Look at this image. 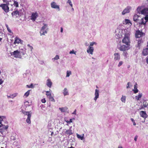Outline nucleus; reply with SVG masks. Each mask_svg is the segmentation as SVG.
<instances>
[{
  "instance_id": "f257e3e1",
  "label": "nucleus",
  "mask_w": 148,
  "mask_h": 148,
  "mask_svg": "<svg viewBox=\"0 0 148 148\" xmlns=\"http://www.w3.org/2000/svg\"><path fill=\"white\" fill-rule=\"evenodd\" d=\"M130 34L129 33H126L125 34L122 40L123 43L125 44L126 45H130Z\"/></svg>"
},
{
  "instance_id": "f03ea898",
  "label": "nucleus",
  "mask_w": 148,
  "mask_h": 148,
  "mask_svg": "<svg viewBox=\"0 0 148 148\" xmlns=\"http://www.w3.org/2000/svg\"><path fill=\"white\" fill-rule=\"evenodd\" d=\"M9 4L8 2L7 4H1L0 5V7H1L5 12L7 13L9 11V8L8 6Z\"/></svg>"
},
{
  "instance_id": "7ed1b4c3",
  "label": "nucleus",
  "mask_w": 148,
  "mask_h": 148,
  "mask_svg": "<svg viewBox=\"0 0 148 148\" xmlns=\"http://www.w3.org/2000/svg\"><path fill=\"white\" fill-rule=\"evenodd\" d=\"M130 45H121L119 48V50L121 51H125L128 50L129 49Z\"/></svg>"
},
{
  "instance_id": "20e7f679",
  "label": "nucleus",
  "mask_w": 148,
  "mask_h": 148,
  "mask_svg": "<svg viewBox=\"0 0 148 148\" xmlns=\"http://www.w3.org/2000/svg\"><path fill=\"white\" fill-rule=\"evenodd\" d=\"M46 95L49 97V100L51 101L55 102V100L51 95V93L49 91H46Z\"/></svg>"
},
{
  "instance_id": "39448f33",
  "label": "nucleus",
  "mask_w": 148,
  "mask_h": 148,
  "mask_svg": "<svg viewBox=\"0 0 148 148\" xmlns=\"http://www.w3.org/2000/svg\"><path fill=\"white\" fill-rule=\"evenodd\" d=\"M13 54L14 55L15 58H21L22 55L20 54L19 51L18 50L14 51L13 52Z\"/></svg>"
},
{
  "instance_id": "423d86ee",
  "label": "nucleus",
  "mask_w": 148,
  "mask_h": 148,
  "mask_svg": "<svg viewBox=\"0 0 148 148\" xmlns=\"http://www.w3.org/2000/svg\"><path fill=\"white\" fill-rule=\"evenodd\" d=\"M144 34L142 32L138 30L136 31L135 33V36L136 38H139L141 37Z\"/></svg>"
},
{
  "instance_id": "0eeeda50",
  "label": "nucleus",
  "mask_w": 148,
  "mask_h": 148,
  "mask_svg": "<svg viewBox=\"0 0 148 148\" xmlns=\"http://www.w3.org/2000/svg\"><path fill=\"white\" fill-rule=\"evenodd\" d=\"M38 16V14L36 12H33L32 13L31 19L33 21H35Z\"/></svg>"
},
{
  "instance_id": "6e6552de",
  "label": "nucleus",
  "mask_w": 148,
  "mask_h": 148,
  "mask_svg": "<svg viewBox=\"0 0 148 148\" xmlns=\"http://www.w3.org/2000/svg\"><path fill=\"white\" fill-rule=\"evenodd\" d=\"M142 54L144 56H146L148 55V46L143 49L142 52Z\"/></svg>"
},
{
  "instance_id": "1a4fd4ad",
  "label": "nucleus",
  "mask_w": 148,
  "mask_h": 148,
  "mask_svg": "<svg viewBox=\"0 0 148 148\" xmlns=\"http://www.w3.org/2000/svg\"><path fill=\"white\" fill-rule=\"evenodd\" d=\"M51 7L53 8L57 9L60 10L59 6L56 5L54 1H53L51 3Z\"/></svg>"
},
{
  "instance_id": "9d476101",
  "label": "nucleus",
  "mask_w": 148,
  "mask_h": 148,
  "mask_svg": "<svg viewBox=\"0 0 148 148\" xmlns=\"http://www.w3.org/2000/svg\"><path fill=\"white\" fill-rule=\"evenodd\" d=\"M114 55V59L115 60H119L120 59V56L119 53H115Z\"/></svg>"
},
{
  "instance_id": "9b49d317",
  "label": "nucleus",
  "mask_w": 148,
  "mask_h": 148,
  "mask_svg": "<svg viewBox=\"0 0 148 148\" xmlns=\"http://www.w3.org/2000/svg\"><path fill=\"white\" fill-rule=\"evenodd\" d=\"M131 8V7H127L122 12V14L123 15H124L126 13H129L130 11V10Z\"/></svg>"
},
{
  "instance_id": "f8f14e48",
  "label": "nucleus",
  "mask_w": 148,
  "mask_h": 148,
  "mask_svg": "<svg viewBox=\"0 0 148 148\" xmlns=\"http://www.w3.org/2000/svg\"><path fill=\"white\" fill-rule=\"evenodd\" d=\"M94 51V48L93 47L89 46L87 50V52L88 53H89L91 55L93 54Z\"/></svg>"
},
{
  "instance_id": "ddd939ff",
  "label": "nucleus",
  "mask_w": 148,
  "mask_h": 148,
  "mask_svg": "<svg viewBox=\"0 0 148 148\" xmlns=\"http://www.w3.org/2000/svg\"><path fill=\"white\" fill-rule=\"evenodd\" d=\"M140 116L142 117L145 119L147 117V115L145 111H141L140 112Z\"/></svg>"
},
{
  "instance_id": "4468645a",
  "label": "nucleus",
  "mask_w": 148,
  "mask_h": 148,
  "mask_svg": "<svg viewBox=\"0 0 148 148\" xmlns=\"http://www.w3.org/2000/svg\"><path fill=\"white\" fill-rule=\"evenodd\" d=\"M23 42V41L19 38L18 37H16L15 38V40L14 42V44H16V43H21L22 44V43Z\"/></svg>"
},
{
  "instance_id": "2eb2a0df",
  "label": "nucleus",
  "mask_w": 148,
  "mask_h": 148,
  "mask_svg": "<svg viewBox=\"0 0 148 148\" xmlns=\"http://www.w3.org/2000/svg\"><path fill=\"white\" fill-rule=\"evenodd\" d=\"M26 50V49L25 48H23V49H21L19 51L20 54L22 55V56L25 54L27 55Z\"/></svg>"
},
{
  "instance_id": "dca6fc26",
  "label": "nucleus",
  "mask_w": 148,
  "mask_h": 148,
  "mask_svg": "<svg viewBox=\"0 0 148 148\" xmlns=\"http://www.w3.org/2000/svg\"><path fill=\"white\" fill-rule=\"evenodd\" d=\"M142 14H148V8H145L140 11Z\"/></svg>"
},
{
  "instance_id": "f3484780",
  "label": "nucleus",
  "mask_w": 148,
  "mask_h": 148,
  "mask_svg": "<svg viewBox=\"0 0 148 148\" xmlns=\"http://www.w3.org/2000/svg\"><path fill=\"white\" fill-rule=\"evenodd\" d=\"M47 85L49 88H51L52 84V82L50 79H48L47 81Z\"/></svg>"
},
{
  "instance_id": "a211bd4d",
  "label": "nucleus",
  "mask_w": 148,
  "mask_h": 148,
  "mask_svg": "<svg viewBox=\"0 0 148 148\" xmlns=\"http://www.w3.org/2000/svg\"><path fill=\"white\" fill-rule=\"evenodd\" d=\"M95 97L94 99L96 101L97 99L99 97V90L97 89H96L95 90Z\"/></svg>"
},
{
  "instance_id": "6ab92c4d",
  "label": "nucleus",
  "mask_w": 148,
  "mask_h": 148,
  "mask_svg": "<svg viewBox=\"0 0 148 148\" xmlns=\"http://www.w3.org/2000/svg\"><path fill=\"white\" fill-rule=\"evenodd\" d=\"M12 16H15L17 17V15L19 16V12L18 10L15 11L12 13Z\"/></svg>"
},
{
  "instance_id": "aec40b11",
  "label": "nucleus",
  "mask_w": 148,
  "mask_h": 148,
  "mask_svg": "<svg viewBox=\"0 0 148 148\" xmlns=\"http://www.w3.org/2000/svg\"><path fill=\"white\" fill-rule=\"evenodd\" d=\"M137 84H136L135 85H134V88L133 89V91L134 92V93L136 94L138 92V90L137 89Z\"/></svg>"
},
{
  "instance_id": "412c9836",
  "label": "nucleus",
  "mask_w": 148,
  "mask_h": 148,
  "mask_svg": "<svg viewBox=\"0 0 148 148\" xmlns=\"http://www.w3.org/2000/svg\"><path fill=\"white\" fill-rule=\"evenodd\" d=\"M17 95V93H14L10 95H7V97L8 98H12V99H13L14 97H16Z\"/></svg>"
},
{
  "instance_id": "4be33fe9",
  "label": "nucleus",
  "mask_w": 148,
  "mask_h": 148,
  "mask_svg": "<svg viewBox=\"0 0 148 148\" xmlns=\"http://www.w3.org/2000/svg\"><path fill=\"white\" fill-rule=\"evenodd\" d=\"M31 116L30 115H28L27 116V118L26 120V122L28 123L29 124H30L31 123L30 119Z\"/></svg>"
},
{
  "instance_id": "5701e85b",
  "label": "nucleus",
  "mask_w": 148,
  "mask_h": 148,
  "mask_svg": "<svg viewBox=\"0 0 148 148\" xmlns=\"http://www.w3.org/2000/svg\"><path fill=\"white\" fill-rule=\"evenodd\" d=\"M59 109L62 112H65L67 110L68 108L67 107L60 108Z\"/></svg>"
},
{
  "instance_id": "b1692460",
  "label": "nucleus",
  "mask_w": 148,
  "mask_h": 148,
  "mask_svg": "<svg viewBox=\"0 0 148 148\" xmlns=\"http://www.w3.org/2000/svg\"><path fill=\"white\" fill-rule=\"evenodd\" d=\"M142 95L141 93H139L138 96H136L135 99L137 100H139L142 97Z\"/></svg>"
},
{
  "instance_id": "393cba45",
  "label": "nucleus",
  "mask_w": 148,
  "mask_h": 148,
  "mask_svg": "<svg viewBox=\"0 0 148 148\" xmlns=\"http://www.w3.org/2000/svg\"><path fill=\"white\" fill-rule=\"evenodd\" d=\"M66 134L68 135H71L73 134V133L71 130H68L66 131L65 132Z\"/></svg>"
},
{
  "instance_id": "a878e982",
  "label": "nucleus",
  "mask_w": 148,
  "mask_h": 148,
  "mask_svg": "<svg viewBox=\"0 0 148 148\" xmlns=\"http://www.w3.org/2000/svg\"><path fill=\"white\" fill-rule=\"evenodd\" d=\"M139 17L138 15L137 14H135L134 15L133 17L134 21L135 22H137L138 20V18Z\"/></svg>"
},
{
  "instance_id": "bb28decb",
  "label": "nucleus",
  "mask_w": 148,
  "mask_h": 148,
  "mask_svg": "<svg viewBox=\"0 0 148 148\" xmlns=\"http://www.w3.org/2000/svg\"><path fill=\"white\" fill-rule=\"evenodd\" d=\"M63 93L64 96L68 95L69 94L67 89L66 88H65L64 90Z\"/></svg>"
},
{
  "instance_id": "cd10ccee",
  "label": "nucleus",
  "mask_w": 148,
  "mask_h": 148,
  "mask_svg": "<svg viewBox=\"0 0 148 148\" xmlns=\"http://www.w3.org/2000/svg\"><path fill=\"white\" fill-rule=\"evenodd\" d=\"M42 31V29H41L40 33V35L41 36L42 35H44L45 34L47 33V32L45 29H43L42 30V32H41Z\"/></svg>"
},
{
  "instance_id": "c85d7f7f",
  "label": "nucleus",
  "mask_w": 148,
  "mask_h": 148,
  "mask_svg": "<svg viewBox=\"0 0 148 148\" xmlns=\"http://www.w3.org/2000/svg\"><path fill=\"white\" fill-rule=\"evenodd\" d=\"M3 126V127L2 128V129H3L4 130H6L8 129V125H6V126H5V125H3V124H1L0 125V127H1L2 126Z\"/></svg>"
},
{
  "instance_id": "c756f323",
  "label": "nucleus",
  "mask_w": 148,
  "mask_h": 148,
  "mask_svg": "<svg viewBox=\"0 0 148 148\" xmlns=\"http://www.w3.org/2000/svg\"><path fill=\"white\" fill-rule=\"evenodd\" d=\"M126 97L125 96L122 95L121 99V101L124 103H125V101Z\"/></svg>"
},
{
  "instance_id": "7c9ffc66",
  "label": "nucleus",
  "mask_w": 148,
  "mask_h": 148,
  "mask_svg": "<svg viewBox=\"0 0 148 148\" xmlns=\"http://www.w3.org/2000/svg\"><path fill=\"white\" fill-rule=\"evenodd\" d=\"M30 90H29L26 92L24 94V96H25L26 97H28L29 94Z\"/></svg>"
},
{
  "instance_id": "2f4dec72",
  "label": "nucleus",
  "mask_w": 148,
  "mask_h": 148,
  "mask_svg": "<svg viewBox=\"0 0 148 148\" xmlns=\"http://www.w3.org/2000/svg\"><path fill=\"white\" fill-rule=\"evenodd\" d=\"M13 5L16 8L18 7V3L17 1H14V2Z\"/></svg>"
},
{
  "instance_id": "473e14b6",
  "label": "nucleus",
  "mask_w": 148,
  "mask_h": 148,
  "mask_svg": "<svg viewBox=\"0 0 148 148\" xmlns=\"http://www.w3.org/2000/svg\"><path fill=\"white\" fill-rule=\"evenodd\" d=\"M71 74V71H67L66 72V77H69L70 75Z\"/></svg>"
},
{
  "instance_id": "72a5a7b5",
  "label": "nucleus",
  "mask_w": 148,
  "mask_h": 148,
  "mask_svg": "<svg viewBox=\"0 0 148 148\" xmlns=\"http://www.w3.org/2000/svg\"><path fill=\"white\" fill-rule=\"evenodd\" d=\"M23 113L25 115H27V116H28V115H30L31 116V114L30 113V112H23Z\"/></svg>"
},
{
  "instance_id": "f704fd0d",
  "label": "nucleus",
  "mask_w": 148,
  "mask_h": 148,
  "mask_svg": "<svg viewBox=\"0 0 148 148\" xmlns=\"http://www.w3.org/2000/svg\"><path fill=\"white\" fill-rule=\"evenodd\" d=\"M125 22L126 24L130 23L132 25V23L130 22V21L128 19H125Z\"/></svg>"
},
{
  "instance_id": "c9c22d12",
  "label": "nucleus",
  "mask_w": 148,
  "mask_h": 148,
  "mask_svg": "<svg viewBox=\"0 0 148 148\" xmlns=\"http://www.w3.org/2000/svg\"><path fill=\"white\" fill-rule=\"evenodd\" d=\"M26 86L27 87L29 88H34V86L32 84H31L30 85H27Z\"/></svg>"
},
{
  "instance_id": "e433bc0d",
  "label": "nucleus",
  "mask_w": 148,
  "mask_h": 148,
  "mask_svg": "<svg viewBox=\"0 0 148 148\" xmlns=\"http://www.w3.org/2000/svg\"><path fill=\"white\" fill-rule=\"evenodd\" d=\"M143 106L144 108H145L147 106L148 104L146 101H144L143 103Z\"/></svg>"
},
{
  "instance_id": "4c0bfd02",
  "label": "nucleus",
  "mask_w": 148,
  "mask_h": 148,
  "mask_svg": "<svg viewBox=\"0 0 148 148\" xmlns=\"http://www.w3.org/2000/svg\"><path fill=\"white\" fill-rule=\"evenodd\" d=\"M77 136L78 138L80 139L81 140H83V137L81 136L78 134H77Z\"/></svg>"
},
{
  "instance_id": "58836bf2",
  "label": "nucleus",
  "mask_w": 148,
  "mask_h": 148,
  "mask_svg": "<svg viewBox=\"0 0 148 148\" xmlns=\"http://www.w3.org/2000/svg\"><path fill=\"white\" fill-rule=\"evenodd\" d=\"M138 45L139 46L140 45V44H141V43H142L143 42V41L142 40V39H140L139 40H138Z\"/></svg>"
},
{
  "instance_id": "ea45409f",
  "label": "nucleus",
  "mask_w": 148,
  "mask_h": 148,
  "mask_svg": "<svg viewBox=\"0 0 148 148\" xmlns=\"http://www.w3.org/2000/svg\"><path fill=\"white\" fill-rule=\"evenodd\" d=\"M67 3L69 4L71 7H73V5L71 0H68Z\"/></svg>"
},
{
  "instance_id": "a19ab883",
  "label": "nucleus",
  "mask_w": 148,
  "mask_h": 148,
  "mask_svg": "<svg viewBox=\"0 0 148 148\" xmlns=\"http://www.w3.org/2000/svg\"><path fill=\"white\" fill-rule=\"evenodd\" d=\"M47 25L46 24H44V25L42 27V31L41 32H42V30L43 29H45L47 27Z\"/></svg>"
},
{
  "instance_id": "79ce46f5",
  "label": "nucleus",
  "mask_w": 148,
  "mask_h": 148,
  "mask_svg": "<svg viewBox=\"0 0 148 148\" xmlns=\"http://www.w3.org/2000/svg\"><path fill=\"white\" fill-rule=\"evenodd\" d=\"M59 59V56L58 55H57L54 58H53L52 59H54L55 60H58Z\"/></svg>"
},
{
  "instance_id": "37998d69",
  "label": "nucleus",
  "mask_w": 148,
  "mask_h": 148,
  "mask_svg": "<svg viewBox=\"0 0 148 148\" xmlns=\"http://www.w3.org/2000/svg\"><path fill=\"white\" fill-rule=\"evenodd\" d=\"M6 28H7V29L8 31L9 32H11V29L9 27L8 25H6Z\"/></svg>"
},
{
  "instance_id": "c03bdc74",
  "label": "nucleus",
  "mask_w": 148,
  "mask_h": 148,
  "mask_svg": "<svg viewBox=\"0 0 148 148\" xmlns=\"http://www.w3.org/2000/svg\"><path fill=\"white\" fill-rule=\"evenodd\" d=\"M123 63V62L122 61H121L119 62L118 65V66L119 67L120 66H121L122 65Z\"/></svg>"
},
{
  "instance_id": "a18cd8bd",
  "label": "nucleus",
  "mask_w": 148,
  "mask_h": 148,
  "mask_svg": "<svg viewBox=\"0 0 148 148\" xmlns=\"http://www.w3.org/2000/svg\"><path fill=\"white\" fill-rule=\"evenodd\" d=\"M131 120L132 122L133 123V125H136V124L135 122V121H134V119L133 118H131Z\"/></svg>"
},
{
  "instance_id": "49530a36",
  "label": "nucleus",
  "mask_w": 148,
  "mask_h": 148,
  "mask_svg": "<svg viewBox=\"0 0 148 148\" xmlns=\"http://www.w3.org/2000/svg\"><path fill=\"white\" fill-rule=\"evenodd\" d=\"M27 46L30 48L31 51L32 52V50L33 49V47L32 46H31L29 44H28Z\"/></svg>"
},
{
  "instance_id": "de8ad7c7",
  "label": "nucleus",
  "mask_w": 148,
  "mask_h": 148,
  "mask_svg": "<svg viewBox=\"0 0 148 148\" xmlns=\"http://www.w3.org/2000/svg\"><path fill=\"white\" fill-rule=\"evenodd\" d=\"M145 19L146 21V22L148 20V15H146L145 16Z\"/></svg>"
},
{
  "instance_id": "09e8293b",
  "label": "nucleus",
  "mask_w": 148,
  "mask_h": 148,
  "mask_svg": "<svg viewBox=\"0 0 148 148\" xmlns=\"http://www.w3.org/2000/svg\"><path fill=\"white\" fill-rule=\"evenodd\" d=\"M94 44H96V43L95 42H91L90 43V46L91 47L92 46H93Z\"/></svg>"
},
{
  "instance_id": "8fccbe9b",
  "label": "nucleus",
  "mask_w": 148,
  "mask_h": 148,
  "mask_svg": "<svg viewBox=\"0 0 148 148\" xmlns=\"http://www.w3.org/2000/svg\"><path fill=\"white\" fill-rule=\"evenodd\" d=\"M142 21L139 24L141 25H142V24H143L144 25H145L146 22H145V23H144L143 22V19H142Z\"/></svg>"
},
{
  "instance_id": "3c124183",
  "label": "nucleus",
  "mask_w": 148,
  "mask_h": 148,
  "mask_svg": "<svg viewBox=\"0 0 148 148\" xmlns=\"http://www.w3.org/2000/svg\"><path fill=\"white\" fill-rule=\"evenodd\" d=\"M41 101L42 103H45L46 102V100L45 98L42 99Z\"/></svg>"
},
{
  "instance_id": "603ef678",
  "label": "nucleus",
  "mask_w": 148,
  "mask_h": 148,
  "mask_svg": "<svg viewBox=\"0 0 148 148\" xmlns=\"http://www.w3.org/2000/svg\"><path fill=\"white\" fill-rule=\"evenodd\" d=\"M5 131V130H4L3 129H1L0 130V132L2 134H3V133Z\"/></svg>"
},
{
  "instance_id": "864d4df0",
  "label": "nucleus",
  "mask_w": 148,
  "mask_h": 148,
  "mask_svg": "<svg viewBox=\"0 0 148 148\" xmlns=\"http://www.w3.org/2000/svg\"><path fill=\"white\" fill-rule=\"evenodd\" d=\"M141 8L140 7H138L137 8V11L139 13H140L139 12L140 11Z\"/></svg>"
},
{
  "instance_id": "5fc2aeb1",
  "label": "nucleus",
  "mask_w": 148,
  "mask_h": 148,
  "mask_svg": "<svg viewBox=\"0 0 148 148\" xmlns=\"http://www.w3.org/2000/svg\"><path fill=\"white\" fill-rule=\"evenodd\" d=\"M70 54L73 53L75 54V53L74 51L73 50L72 51H71L70 52Z\"/></svg>"
},
{
  "instance_id": "6e6d98bb",
  "label": "nucleus",
  "mask_w": 148,
  "mask_h": 148,
  "mask_svg": "<svg viewBox=\"0 0 148 148\" xmlns=\"http://www.w3.org/2000/svg\"><path fill=\"white\" fill-rule=\"evenodd\" d=\"M3 82V81L2 79H0V85L2 84Z\"/></svg>"
},
{
  "instance_id": "4d7b16f0",
  "label": "nucleus",
  "mask_w": 148,
  "mask_h": 148,
  "mask_svg": "<svg viewBox=\"0 0 148 148\" xmlns=\"http://www.w3.org/2000/svg\"><path fill=\"white\" fill-rule=\"evenodd\" d=\"M129 83H130V82H128V83L127 84V87H126L127 88H130V87H129Z\"/></svg>"
},
{
  "instance_id": "13d9d810",
  "label": "nucleus",
  "mask_w": 148,
  "mask_h": 148,
  "mask_svg": "<svg viewBox=\"0 0 148 148\" xmlns=\"http://www.w3.org/2000/svg\"><path fill=\"white\" fill-rule=\"evenodd\" d=\"M146 60L147 63L148 64V56L146 57Z\"/></svg>"
},
{
  "instance_id": "bf43d9fd",
  "label": "nucleus",
  "mask_w": 148,
  "mask_h": 148,
  "mask_svg": "<svg viewBox=\"0 0 148 148\" xmlns=\"http://www.w3.org/2000/svg\"><path fill=\"white\" fill-rule=\"evenodd\" d=\"M76 110L75 109V110L72 113V114H76Z\"/></svg>"
},
{
  "instance_id": "052dcab7",
  "label": "nucleus",
  "mask_w": 148,
  "mask_h": 148,
  "mask_svg": "<svg viewBox=\"0 0 148 148\" xmlns=\"http://www.w3.org/2000/svg\"><path fill=\"white\" fill-rule=\"evenodd\" d=\"M137 138H138V136H136L135 138H134V140L136 141V140H137Z\"/></svg>"
},
{
  "instance_id": "680f3d73",
  "label": "nucleus",
  "mask_w": 148,
  "mask_h": 148,
  "mask_svg": "<svg viewBox=\"0 0 148 148\" xmlns=\"http://www.w3.org/2000/svg\"><path fill=\"white\" fill-rule=\"evenodd\" d=\"M2 118H1V116H0V124H1V121H2Z\"/></svg>"
},
{
  "instance_id": "e2e57ef3",
  "label": "nucleus",
  "mask_w": 148,
  "mask_h": 148,
  "mask_svg": "<svg viewBox=\"0 0 148 148\" xmlns=\"http://www.w3.org/2000/svg\"><path fill=\"white\" fill-rule=\"evenodd\" d=\"M127 54V52H124L123 53V55L124 56H126V55Z\"/></svg>"
},
{
  "instance_id": "0e129e2a",
  "label": "nucleus",
  "mask_w": 148,
  "mask_h": 148,
  "mask_svg": "<svg viewBox=\"0 0 148 148\" xmlns=\"http://www.w3.org/2000/svg\"><path fill=\"white\" fill-rule=\"evenodd\" d=\"M63 31V28H62V27H61L60 32H62Z\"/></svg>"
},
{
  "instance_id": "69168bd1",
  "label": "nucleus",
  "mask_w": 148,
  "mask_h": 148,
  "mask_svg": "<svg viewBox=\"0 0 148 148\" xmlns=\"http://www.w3.org/2000/svg\"><path fill=\"white\" fill-rule=\"evenodd\" d=\"M69 122L70 123H72L73 122L72 119H70V120L69 121Z\"/></svg>"
},
{
  "instance_id": "338daca9",
  "label": "nucleus",
  "mask_w": 148,
  "mask_h": 148,
  "mask_svg": "<svg viewBox=\"0 0 148 148\" xmlns=\"http://www.w3.org/2000/svg\"><path fill=\"white\" fill-rule=\"evenodd\" d=\"M3 3H6L7 2V0H2Z\"/></svg>"
},
{
  "instance_id": "774afa93",
  "label": "nucleus",
  "mask_w": 148,
  "mask_h": 148,
  "mask_svg": "<svg viewBox=\"0 0 148 148\" xmlns=\"http://www.w3.org/2000/svg\"><path fill=\"white\" fill-rule=\"evenodd\" d=\"M143 106H141V107H140V109H143V108H144V107H143Z\"/></svg>"
}]
</instances>
